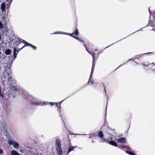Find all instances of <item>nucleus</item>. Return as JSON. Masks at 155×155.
Segmentation results:
<instances>
[{
    "instance_id": "obj_1",
    "label": "nucleus",
    "mask_w": 155,
    "mask_h": 155,
    "mask_svg": "<svg viewBox=\"0 0 155 155\" xmlns=\"http://www.w3.org/2000/svg\"><path fill=\"white\" fill-rule=\"evenodd\" d=\"M55 147L58 154L62 155L63 153L61 148V141L59 138H57L55 140Z\"/></svg>"
},
{
    "instance_id": "obj_2",
    "label": "nucleus",
    "mask_w": 155,
    "mask_h": 155,
    "mask_svg": "<svg viewBox=\"0 0 155 155\" xmlns=\"http://www.w3.org/2000/svg\"><path fill=\"white\" fill-rule=\"evenodd\" d=\"M16 81L15 80H13L12 81V83L10 85V87H12L13 89L16 92H18L20 94H22L23 93L22 91L21 90L19 86L17 85L16 84Z\"/></svg>"
},
{
    "instance_id": "obj_3",
    "label": "nucleus",
    "mask_w": 155,
    "mask_h": 155,
    "mask_svg": "<svg viewBox=\"0 0 155 155\" xmlns=\"http://www.w3.org/2000/svg\"><path fill=\"white\" fill-rule=\"evenodd\" d=\"M30 104L35 106H42L43 103L41 102L39 100L35 97H32L30 101Z\"/></svg>"
},
{
    "instance_id": "obj_4",
    "label": "nucleus",
    "mask_w": 155,
    "mask_h": 155,
    "mask_svg": "<svg viewBox=\"0 0 155 155\" xmlns=\"http://www.w3.org/2000/svg\"><path fill=\"white\" fill-rule=\"evenodd\" d=\"M8 143L10 145H12L15 148L18 149L20 147L18 143L12 140H9Z\"/></svg>"
},
{
    "instance_id": "obj_5",
    "label": "nucleus",
    "mask_w": 155,
    "mask_h": 155,
    "mask_svg": "<svg viewBox=\"0 0 155 155\" xmlns=\"http://www.w3.org/2000/svg\"><path fill=\"white\" fill-rule=\"evenodd\" d=\"M17 40H18V41L19 42V43L18 44H20L21 42H23L24 43V44H25L26 45L31 46L32 48H33V49L34 50H35L36 49V47L35 46L25 41L24 40L21 39L20 38H18Z\"/></svg>"
},
{
    "instance_id": "obj_6",
    "label": "nucleus",
    "mask_w": 155,
    "mask_h": 155,
    "mask_svg": "<svg viewBox=\"0 0 155 155\" xmlns=\"http://www.w3.org/2000/svg\"><path fill=\"white\" fill-rule=\"evenodd\" d=\"M84 46L85 47L86 50L88 52L89 54H91L92 58H93V63H92V67L93 66L94 63L95 64L94 59L95 53L94 52L91 50V51H89L88 50L87 47L84 44Z\"/></svg>"
},
{
    "instance_id": "obj_7",
    "label": "nucleus",
    "mask_w": 155,
    "mask_h": 155,
    "mask_svg": "<svg viewBox=\"0 0 155 155\" xmlns=\"http://www.w3.org/2000/svg\"><path fill=\"white\" fill-rule=\"evenodd\" d=\"M7 126V124L5 121H3L0 122V127L1 128L3 127V128L5 129Z\"/></svg>"
},
{
    "instance_id": "obj_8",
    "label": "nucleus",
    "mask_w": 155,
    "mask_h": 155,
    "mask_svg": "<svg viewBox=\"0 0 155 155\" xmlns=\"http://www.w3.org/2000/svg\"><path fill=\"white\" fill-rule=\"evenodd\" d=\"M108 143L109 144H110L112 145V146L116 147H118V145L117 144V143L114 142V141L111 140L110 141H108Z\"/></svg>"
},
{
    "instance_id": "obj_9",
    "label": "nucleus",
    "mask_w": 155,
    "mask_h": 155,
    "mask_svg": "<svg viewBox=\"0 0 155 155\" xmlns=\"http://www.w3.org/2000/svg\"><path fill=\"white\" fill-rule=\"evenodd\" d=\"M78 35V29L77 28H75V30L74 32L71 34H70V36L71 37H74V36L77 35Z\"/></svg>"
},
{
    "instance_id": "obj_10",
    "label": "nucleus",
    "mask_w": 155,
    "mask_h": 155,
    "mask_svg": "<svg viewBox=\"0 0 155 155\" xmlns=\"http://www.w3.org/2000/svg\"><path fill=\"white\" fill-rule=\"evenodd\" d=\"M117 140L120 143H126V140L124 138L121 137L119 139H117Z\"/></svg>"
},
{
    "instance_id": "obj_11",
    "label": "nucleus",
    "mask_w": 155,
    "mask_h": 155,
    "mask_svg": "<svg viewBox=\"0 0 155 155\" xmlns=\"http://www.w3.org/2000/svg\"><path fill=\"white\" fill-rule=\"evenodd\" d=\"M154 54V53L152 52H148V53H147L143 54H141L140 55L139 58H137V59H139L141 57L143 56L144 55H147V54L153 55Z\"/></svg>"
},
{
    "instance_id": "obj_12",
    "label": "nucleus",
    "mask_w": 155,
    "mask_h": 155,
    "mask_svg": "<svg viewBox=\"0 0 155 155\" xmlns=\"http://www.w3.org/2000/svg\"><path fill=\"white\" fill-rule=\"evenodd\" d=\"M19 52L18 51L17 49L16 48H14L13 51V54L14 57V59H15L16 57V55Z\"/></svg>"
},
{
    "instance_id": "obj_13",
    "label": "nucleus",
    "mask_w": 155,
    "mask_h": 155,
    "mask_svg": "<svg viewBox=\"0 0 155 155\" xmlns=\"http://www.w3.org/2000/svg\"><path fill=\"white\" fill-rule=\"evenodd\" d=\"M8 81L10 85L12 83V81H13V80H12V77L11 76L10 74H8Z\"/></svg>"
},
{
    "instance_id": "obj_14",
    "label": "nucleus",
    "mask_w": 155,
    "mask_h": 155,
    "mask_svg": "<svg viewBox=\"0 0 155 155\" xmlns=\"http://www.w3.org/2000/svg\"><path fill=\"white\" fill-rule=\"evenodd\" d=\"M5 3L3 2L1 5V8L2 12L4 11L5 9Z\"/></svg>"
},
{
    "instance_id": "obj_15",
    "label": "nucleus",
    "mask_w": 155,
    "mask_h": 155,
    "mask_svg": "<svg viewBox=\"0 0 155 155\" xmlns=\"http://www.w3.org/2000/svg\"><path fill=\"white\" fill-rule=\"evenodd\" d=\"M98 135L99 137L101 138L104 137V135L103 133V132L102 131H100L98 133Z\"/></svg>"
},
{
    "instance_id": "obj_16",
    "label": "nucleus",
    "mask_w": 155,
    "mask_h": 155,
    "mask_svg": "<svg viewBox=\"0 0 155 155\" xmlns=\"http://www.w3.org/2000/svg\"><path fill=\"white\" fill-rule=\"evenodd\" d=\"M147 26H152L153 27V28L152 29H151V30H153L154 28H155V21L153 22L152 23H151L148 24L147 25Z\"/></svg>"
},
{
    "instance_id": "obj_17",
    "label": "nucleus",
    "mask_w": 155,
    "mask_h": 155,
    "mask_svg": "<svg viewBox=\"0 0 155 155\" xmlns=\"http://www.w3.org/2000/svg\"><path fill=\"white\" fill-rule=\"evenodd\" d=\"M74 150L73 146L72 145L70 146L67 152V154H68L71 151L73 150Z\"/></svg>"
},
{
    "instance_id": "obj_18",
    "label": "nucleus",
    "mask_w": 155,
    "mask_h": 155,
    "mask_svg": "<svg viewBox=\"0 0 155 155\" xmlns=\"http://www.w3.org/2000/svg\"><path fill=\"white\" fill-rule=\"evenodd\" d=\"M11 52H12L10 49H8L5 50V53L6 55H8L11 53Z\"/></svg>"
},
{
    "instance_id": "obj_19",
    "label": "nucleus",
    "mask_w": 155,
    "mask_h": 155,
    "mask_svg": "<svg viewBox=\"0 0 155 155\" xmlns=\"http://www.w3.org/2000/svg\"><path fill=\"white\" fill-rule=\"evenodd\" d=\"M11 155H20V154L15 150H12L11 152Z\"/></svg>"
},
{
    "instance_id": "obj_20",
    "label": "nucleus",
    "mask_w": 155,
    "mask_h": 155,
    "mask_svg": "<svg viewBox=\"0 0 155 155\" xmlns=\"http://www.w3.org/2000/svg\"><path fill=\"white\" fill-rule=\"evenodd\" d=\"M101 139H102V142H107L108 143V141H109L108 140V138L107 139V138L103 137L102 138H101Z\"/></svg>"
},
{
    "instance_id": "obj_21",
    "label": "nucleus",
    "mask_w": 155,
    "mask_h": 155,
    "mask_svg": "<svg viewBox=\"0 0 155 155\" xmlns=\"http://www.w3.org/2000/svg\"><path fill=\"white\" fill-rule=\"evenodd\" d=\"M74 37V38L77 39V40H78V41H80L81 42H84L81 39V38H79L78 37H75L74 36V37Z\"/></svg>"
},
{
    "instance_id": "obj_22",
    "label": "nucleus",
    "mask_w": 155,
    "mask_h": 155,
    "mask_svg": "<svg viewBox=\"0 0 155 155\" xmlns=\"http://www.w3.org/2000/svg\"><path fill=\"white\" fill-rule=\"evenodd\" d=\"M63 101H61L60 102V103H59V106L58 107V110L59 111V113H61V110H60V109H61V107H60V105H61V103Z\"/></svg>"
},
{
    "instance_id": "obj_23",
    "label": "nucleus",
    "mask_w": 155,
    "mask_h": 155,
    "mask_svg": "<svg viewBox=\"0 0 155 155\" xmlns=\"http://www.w3.org/2000/svg\"><path fill=\"white\" fill-rule=\"evenodd\" d=\"M141 65H143V66H144V67H148L151 64V63H149L147 64V65H146L145 64H144L143 63H142V64H141Z\"/></svg>"
},
{
    "instance_id": "obj_24",
    "label": "nucleus",
    "mask_w": 155,
    "mask_h": 155,
    "mask_svg": "<svg viewBox=\"0 0 155 155\" xmlns=\"http://www.w3.org/2000/svg\"><path fill=\"white\" fill-rule=\"evenodd\" d=\"M3 28V25L2 22L0 21V29H2Z\"/></svg>"
},
{
    "instance_id": "obj_25",
    "label": "nucleus",
    "mask_w": 155,
    "mask_h": 155,
    "mask_svg": "<svg viewBox=\"0 0 155 155\" xmlns=\"http://www.w3.org/2000/svg\"><path fill=\"white\" fill-rule=\"evenodd\" d=\"M0 96L2 97H4L3 94L2 93H1V88L0 87Z\"/></svg>"
},
{
    "instance_id": "obj_26",
    "label": "nucleus",
    "mask_w": 155,
    "mask_h": 155,
    "mask_svg": "<svg viewBox=\"0 0 155 155\" xmlns=\"http://www.w3.org/2000/svg\"><path fill=\"white\" fill-rule=\"evenodd\" d=\"M61 32H56L54 33L53 34H61Z\"/></svg>"
},
{
    "instance_id": "obj_27",
    "label": "nucleus",
    "mask_w": 155,
    "mask_h": 155,
    "mask_svg": "<svg viewBox=\"0 0 155 155\" xmlns=\"http://www.w3.org/2000/svg\"><path fill=\"white\" fill-rule=\"evenodd\" d=\"M103 52V51L102 50H99L98 51V53H97V54L98 55L99 54H100L102 53Z\"/></svg>"
},
{
    "instance_id": "obj_28",
    "label": "nucleus",
    "mask_w": 155,
    "mask_h": 155,
    "mask_svg": "<svg viewBox=\"0 0 155 155\" xmlns=\"http://www.w3.org/2000/svg\"><path fill=\"white\" fill-rule=\"evenodd\" d=\"M92 74H90V78L89 79V80L88 82V83H90V80L91 79V78H92Z\"/></svg>"
},
{
    "instance_id": "obj_29",
    "label": "nucleus",
    "mask_w": 155,
    "mask_h": 155,
    "mask_svg": "<svg viewBox=\"0 0 155 155\" xmlns=\"http://www.w3.org/2000/svg\"><path fill=\"white\" fill-rule=\"evenodd\" d=\"M60 103L57 102L55 103V105L57 107H58L59 106V104Z\"/></svg>"
},
{
    "instance_id": "obj_30",
    "label": "nucleus",
    "mask_w": 155,
    "mask_h": 155,
    "mask_svg": "<svg viewBox=\"0 0 155 155\" xmlns=\"http://www.w3.org/2000/svg\"><path fill=\"white\" fill-rule=\"evenodd\" d=\"M61 34H65V35H70V34H69V33H65V32H61Z\"/></svg>"
},
{
    "instance_id": "obj_31",
    "label": "nucleus",
    "mask_w": 155,
    "mask_h": 155,
    "mask_svg": "<svg viewBox=\"0 0 155 155\" xmlns=\"http://www.w3.org/2000/svg\"><path fill=\"white\" fill-rule=\"evenodd\" d=\"M74 135H86L87 134H74Z\"/></svg>"
},
{
    "instance_id": "obj_32",
    "label": "nucleus",
    "mask_w": 155,
    "mask_h": 155,
    "mask_svg": "<svg viewBox=\"0 0 155 155\" xmlns=\"http://www.w3.org/2000/svg\"><path fill=\"white\" fill-rule=\"evenodd\" d=\"M55 103L54 102H49V104H50V105L51 106H53L55 104Z\"/></svg>"
},
{
    "instance_id": "obj_33",
    "label": "nucleus",
    "mask_w": 155,
    "mask_h": 155,
    "mask_svg": "<svg viewBox=\"0 0 155 155\" xmlns=\"http://www.w3.org/2000/svg\"><path fill=\"white\" fill-rule=\"evenodd\" d=\"M3 153V150L0 149V154H2Z\"/></svg>"
},
{
    "instance_id": "obj_34",
    "label": "nucleus",
    "mask_w": 155,
    "mask_h": 155,
    "mask_svg": "<svg viewBox=\"0 0 155 155\" xmlns=\"http://www.w3.org/2000/svg\"><path fill=\"white\" fill-rule=\"evenodd\" d=\"M93 66H94V65H93ZM93 67L92 66V68H93ZM93 69L92 68V70H91V74H92L93 73Z\"/></svg>"
},
{
    "instance_id": "obj_35",
    "label": "nucleus",
    "mask_w": 155,
    "mask_h": 155,
    "mask_svg": "<svg viewBox=\"0 0 155 155\" xmlns=\"http://www.w3.org/2000/svg\"><path fill=\"white\" fill-rule=\"evenodd\" d=\"M95 133H93L92 134H89V135H91V136L92 137H94V136H95Z\"/></svg>"
},
{
    "instance_id": "obj_36",
    "label": "nucleus",
    "mask_w": 155,
    "mask_h": 155,
    "mask_svg": "<svg viewBox=\"0 0 155 155\" xmlns=\"http://www.w3.org/2000/svg\"><path fill=\"white\" fill-rule=\"evenodd\" d=\"M69 131V134H70L71 135H74V134H72V133L70 131Z\"/></svg>"
},
{
    "instance_id": "obj_37",
    "label": "nucleus",
    "mask_w": 155,
    "mask_h": 155,
    "mask_svg": "<svg viewBox=\"0 0 155 155\" xmlns=\"http://www.w3.org/2000/svg\"><path fill=\"white\" fill-rule=\"evenodd\" d=\"M113 139V137L111 136L110 137H109V140H112Z\"/></svg>"
},
{
    "instance_id": "obj_38",
    "label": "nucleus",
    "mask_w": 155,
    "mask_h": 155,
    "mask_svg": "<svg viewBox=\"0 0 155 155\" xmlns=\"http://www.w3.org/2000/svg\"><path fill=\"white\" fill-rule=\"evenodd\" d=\"M90 82H91V83L92 84H94V81H91L90 80Z\"/></svg>"
},
{
    "instance_id": "obj_39",
    "label": "nucleus",
    "mask_w": 155,
    "mask_h": 155,
    "mask_svg": "<svg viewBox=\"0 0 155 155\" xmlns=\"http://www.w3.org/2000/svg\"><path fill=\"white\" fill-rule=\"evenodd\" d=\"M133 60V59H129V60H128V61H127V63L128 61H131V60Z\"/></svg>"
},
{
    "instance_id": "obj_40",
    "label": "nucleus",
    "mask_w": 155,
    "mask_h": 155,
    "mask_svg": "<svg viewBox=\"0 0 155 155\" xmlns=\"http://www.w3.org/2000/svg\"><path fill=\"white\" fill-rule=\"evenodd\" d=\"M77 147H77V146H73V147H74V148H76Z\"/></svg>"
},
{
    "instance_id": "obj_41",
    "label": "nucleus",
    "mask_w": 155,
    "mask_h": 155,
    "mask_svg": "<svg viewBox=\"0 0 155 155\" xmlns=\"http://www.w3.org/2000/svg\"><path fill=\"white\" fill-rule=\"evenodd\" d=\"M149 12L150 14V13H151V12L150 11V10L149 8Z\"/></svg>"
},
{
    "instance_id": "obj_42",
    "label": "nucleus",
    "mask_w": 155,
    "mask_h": 155,
    "mask_svg": "<svg viewBox=\"0 0 155 155\" xmlns=\"http://www.w3.org/2000/svg\"><path fill=\"white\" fill-rule=\"evenodd\" d=\"M151 63V64H153L154 65H155V63L153 62H152V63Z\"/></svg>"
},
{
    "instance_id": "obj_43",
    "label": "nucleus",
    "mask_w": 155,
    "mask_h": 155,
    "mask_svg": "<svg viewBox=\"0 0 155 155\" xmlns=\"http://www.w3.org/2000/svg\"><path fill=\"white\" fill-rule=\"evenodd\" d=\"M94 84H97V82H94Z\"/></svg>"
},
{
    "instance_id": "obj_44",
    "label": "nucleus",
    "mask_w": 155,
    "mask_h": 155,
    "mask_svg": "<svg viewBox=\"0 0 155 155\" xmlns=\"http://www.w3.org/2000/svg\"><path fill=\"white\" fill-rule=\"evenodd\" d=\"M1 54H2V52H0V58L1 57Z\"/></svg>"
},
{
    "instance_id": "obj_45",
    "label": "nucleus",
    "mask_w": 155,
    "mask_h": 155,
    "mask_svg": "<svg viewBox=\"0 0 155 155\" xmlns=\"http://www.w3.org/2000/svg\"><path fill=\"white\" fill-rule=\"evenodd\" d=\"M25 46V45L24 46L21 48L20 50L21 49L24 47Z\"/></svg>"
},
{
    "instance_id": "obj_46",
    "label": "nucleus",
    "mask_w": 155,
    "mask_h": 155,
    "mask_svg": "<svg viewBox=\"0 0 155 155\" xmlns=\"http://www.w3.org/2000/svg\"><path fill=\"white\" fill-rule=\"evenodd\" d=\"M43 104H45V105L47 104H46V103H45V102H44V103H43Z\"/></svg>"
},
{
    "instance_id": "obj_47",
    "label": "nucleus",
    "mask_w": 155,
    "mask_h": 155,
    "mask_svg": "<svg viewBox=\"0 0 155 155\" xmlns=\"http://www.w3.org/2000/svg\"><path fill=\"white\" fill-rule=\"evenodd\" d=\"M135 62L137 63V64H138V63L136 61H135Z\"/></svg>"
},
{
    "instance_id": "obj_48",
    "label": "nucleus",
    "mask_w": 155,
    "mask_h": 155,
    "mask_svg": "<svg viewBox=\"0 0 155 155\" xmlns=\"http://www.w3.org/2000/svg\"><path fill=\"white\" fill-rule=\"evenodd\" d=\"M8 2V1H7V2ZM9 2L10 1H8V2H9V3H11V2Z\"/></svg>"
},
{
    "instance_id": "obj_49",
    "label": "nucleus",
    "mask_w": 155,
    "mask_h": 155,
    "mask_svg": "<svg viewBox=\"0 0 155 155\" xmlns=\"http://www.w3.org/2000/svg\"><path fill=\"white\" fill-rule=\"evenodd\" d=\"M153 71H155V68L153 69Z\"/></svg>"
},
{
    "instance_id": "obj_50",
    "label": "nucleus",
    "mask_w": 155,
    "mask_h": 155,
    "mask_svg": "<svg viewBox=\"0 0 155 155\" xmlns=\"http://www.w3.org/2000/svg\"><path fill=\"white\" fill-rule=\"evenodd\" d=\"M91 137H92L91 136H89V138H90Z\"/></svg>"
},
{
    "instance_id": "obj_51",
    "label": "nucleus",
    "mask_w": 155,
    "mask_h": 155,
    "mask_svg": "<svg viewBox=\"0 0 155 155\" xmlns=\"http://www.w3.org/2000/svg\"><path fill=\"white\" fill-rule=\"evenodd\" d=\"M105 117H106V115H105ZM106 119V117H105V120Z\"/></svg>"
},
{
    "instance_id": "obj_52",
    "label": "nucleus",
    "mask_w": 155,
    "mask_h": 155,
    "mask_svg": "<svg viewBox=\"0 0 155 155\" xmlns=\"http://www.w3.org/2000/svg\"><path fill=\"white\" fill-rule=\"evenodd\" d=\"M125 64V63H124L123 64H122L121 66H122V65H123L124 64Z\"/></svg>"
},
{
    "instance_id": "obj_53",
    "label": "nucleus",
    "mask_w": 155,
    "mask_h": 155,
    "mask_svg": "<svg viewBox=\"0 0 155 155\" xmlns=\"http://www.w3.org/2000/svg\"><path fill=\"white\" fill-rule=\"evenodd\" d=\"M92 143H93V142H94V141H92Z\"/></svg>"
},
{
    "instance_id": "obj_54",
    "label": "nucleus",
    "mask_w": 155,
    "mask_h": 155,
    "mask_svg": "<svg viewBox=\"0 0 155 155\" xmlns=\"http://www.w3.org/2000/svg\"><path fill=\"white\" fill-rule=\"evenodd\" d=\"M5 57H4V58H5Z\"/></svg>"
},
{
    "instance_id": "obj_55",
    "label": "nucleus",
    "mask_w": 155,
    "mask_h": 155,
    "mask_svg": "<svg viewBox=\"0 0 155 155\" xmlns=\"http://www.w3.org/2000/svg\"><path fill=\"white\" fill-rule=\"evenodd\" d=\"M12 0H11V2L12 1Z\"/></svg>"
}]
</instances>
